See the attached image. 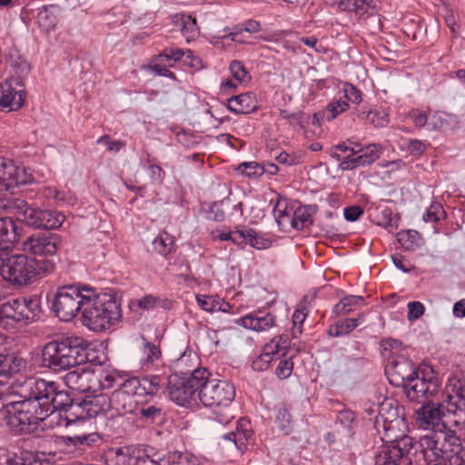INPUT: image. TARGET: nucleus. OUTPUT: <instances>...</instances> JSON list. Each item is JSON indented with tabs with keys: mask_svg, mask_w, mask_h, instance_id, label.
<instances>
[{
	"mask_svg": "<svg viewBox=\"0 0 465 465\" xmlns=\"http://www.w3.org/2000/svg\"><path fill=\"white\" fill-rule=\"evenodd\" d=\"M57 384L54 381L27 378L20 387L22 401H11L0 411V420L11 430L19 433L47 418Z\"/></svg>",
	"mask_w": 465,
	"mask_h": 465,
	"instance_id": "f257e3e1",
	"label": "nucleus"
},
{
	"mask_svg": "<svg viewBox=\"0 0 465 465\" xmlns=\"http://www.w3.org/2000/svg\"><path fill=\"white\" fill-rule=\"evenodd\" d=\"M444 410L465 420V386L457 376L449 378L441 402L429 401L417 410L416 422L420 429L434 430L442 422Z\"/></svg>",
	"mask_w": 465,
	"mask_h": 465,
	"instance_id": "f03ea898",
	"label": "nucleus"
},
{
	"mask_svg": "<svg viewBox=\"0 0 465 465\" xmlns=\"http://www.w3.org/2000/svg\"><path fill=\"white\" fill-rule=\"evenodd\" d=\"M426 465H463V447L454 430H433L420 439Z\"/></svg>",
	"mask_w": 465,
	"mask_h": 465,
	"instance_id": "7ed1b4c3",
	"label": "nucleus"
},
{
	"mask_svg": "<svg viewBox=\"0 0 465 465\" xmlns=\"http://www.w3.org/2000/svg\"><path fill=\"white\" fill-rule=\"evenodd\" d=\"M84 302L82 323L93 331L101 332L109 330L122 319L120 302L113 293L97 292L90 287Z\"/></svg>",
	"mask_w": 465,
	"mask_h": 465,
	"instance_id": "20e7f679",
	"label": "nucleus"
},
{
	"mask_svg": "<svg viewBox=\"0 0 465 465\" xmlns=\"http://www.w3.org/2000/svg\"><path fill=\"white\" fill-rule=\"evenodd\" d=\"M54 271V263L24 253L12 254L0 261V275L12 286L25 287Z\"/></svg>",
	"mask_w": 465,
	"mask_h": 465,
	"instance_id": "39448f33",
	"label": "nucleus"
},
{
	"mask_svg": "<svg viewBox=\"0 0 465 465\" xmlns=\"http://www.w3.org/2000/svg\"><path fill=\"white\" fill-rule=\"evenodd\" d=\"M41 357L44 367L54 371H66L86 362V346L82 338L64 337L45 343Z\"/></svg>",
	"mask_w": 465,
	"mask_h": 465,
	"instance_id": "423d86ee",
	"label": "nucleus"
},
{
	"mask_svg": "<svg viewBox=\"0 0 465 465\" xmlns=\"http://www.w3.org/2000/svg\"><path fill=\"white\" fill-rule=\"evenodd\" d=\"M203 371V381L200 382L198 398L200 401L209 408H221L222 412L216 413L215 420L222 424H228L233 414L231 405L235 398V388L233 384L224 380L208 379V371Z\"/></svg>",
	"mask_w": 465,
	"mask_h": 465,
	"instance_id": "0eeeda50",
	"label": "nucleus"
},
{
	"mask_svg": "<svg viewBox=\"0 0 465 465\" xmlns=\"http://www.w3.org/2000/svg\"><path fill=\"white\" fill-rule=\"evenodd\" d=\"M100 402L106 404L107 396L97 395L93 399L86 398L81 402H74L65 391H59L57 386L49 404L51 408L46 413L47 418L54 415L56 411H64L66 426L76 422L84 423L86 418L94 417L101 411L102 408H97Z\"/></svg>",
	"mask_w": 465,
	"mask_h": 465,
	"instance_id": "6e6552de",
	"label": "nucleus"
},
{
	"mask_svg": "<svg viewBox=\"0 0 465 465\" xmlns=\"http://www.w3.org/2000/svg\"><path fill=\"white\" fill-rule=\"evenodd\" d=\"M40 299L36 296L12 299L0 305V328L11 330L17 323L27 324L40 316Z\"/></svg>",
	"mask_w": 465,
	"mask_h": 465,
	"instance_id": "1a4fd4ad",
	"label": "nucleus"
},
{
	"mask_svg": "<svg viewBox=\"0 0 465 465\" xmlns=\"http://www.w3.org/2000/svg\"><path fill=\"white\" fill-rule=\"evenodd\" d=\"M89 286L64 285L59 287L53 301V311L64 322L73 320L78 312H83L84 299Z\"/></svg>",
	"mask_w": 465,
	"mask_h": 465,
	"instance_id": "9d476101",
	"label": "nucleus"
},
{
	"mask_svg": "<svg viewBox=\"0 0 465 465\" xmlns=\"http://www.w3.org/2000/svg\"><path fill=\"white\" fill-rule=\"evenodd\" d=\"M10 208L15 211V213L18 219L36 229H57L62 225L65 218L63 213L57 211L42 210L38 207L31 206L20 199H15Z\"/></svg>",
	"mask_w": 465,
	"mask_h": 465,
	"instance_id": "9b49d317",
	"label": "nucleus"
},
{
	"mask_svg": "<svg viewBox=\"0 0 465 465\" xmlns=\"http://www.w3.org/2000/svg\"><path fill=\"white\" fill-rule=\"evenodd\" d=\"M203 371L194 370L189 376L172 374L168 378L166 391L171 401L180 406H188L196 400L195 393L203 381Z\"/></svg>",
	"mask_w": 465,
	"mask_h": 465,
	"instance_id": "f8f14e48",
	"label": "nucleus"
},
{
	"mask_svg": "<svg viewBox=\"0 0 465 465\" xmlns=\"http://www.w3.org/2000/svg\"><path fill=\"white\" fill-rule=\"evenodd\" d=\"M440 387V381L433 369L424 366L420 369L415 376L403 387L407 398L411 401H418L421 397H432Z\"/></svg>",
	"mask_w": 465,
	"mask_h": 465,
	"instance_id": "ddd939ff",
	"label": "nucleus"
},
{
	"mask_svg": "<svg viewBox=\"0 0 465 465\" xmlns=\"http://www.w3.org/2000/svg\"><path fill=\"white\" fill-rule=\"evenodd\" d=\"M62 244L60 235L53 232H37L28 236L22 243L25 252L35 256H53Z\"/></svg>",
	"mask_w": 465,
	"mask_h": 465,
	"instance_id": "4468645a",
	"label": "nucleus"
},
{
	"mask_svg": "<svg viewBox=\"0 0 465 465\" xmlns=\"http://www.w3.org/2000/svg\"><path fill=\"white\" fill-rule=\"evenodd\" d=\"M379 415L384 421V438L387 442L393 444L400 438L401 427L406 430L407 425L403 418L398 413V407L394 406V401L391 399L384 400L378 408Z\"/></svg>",
	"mask_w": 465,
	"mask_h": 465,
	"instance_id": "2eb2a0df",
	"label": "nucleus"
},
{
	"mask_svg": "<svg viewBox=\"0 0 465 465\" xmlns=\"http://www.w3.org/2000/svg\"><path fill=\"white\" fill-rule=\"evenodd\" d=\"M64 381L66 386L77 392L92 393L94 395V388L98 384L96 373L85 370L84 368H77L74 371L67 372L64 376Z\"/></svg>",
	"mask_w": 465,
	"mask_h": 465,
	"instance_id": "dca6fc26",
	"label": "nucleus"
},
{
	"mask_svg": "<svg viewBox=\"0 0 465 465\" xmlns=\"http://www.w3.org/2000/svg\"><path fill=\"white\" fill-rule=\"evenodd\" d=\"M234 323L253 331H267L276 325V318L271 312L257 311L240 317Z\"/></svg>",
	"mask_w": 465,
	"mask_h": 465,
	"instance_id": "f3484780",
	"label": "nucleus"
},
{
	"mask_svg": "<svg viewBox=\"0 0 465 465\" xmlns=\"http://www.w3.org/2000/svg\"><path fill=\"white\" fill-rule=\"evenodd\" d=\"M381 152V145L377 143L369 144L365 148L357 150L356 153H360L359 155L355 157H351V155L345 156L341 161L340 167L342 170H352L359 166L371 164L380 157Z\"/></svg>",
	"mask_w": 465,
	"mask_h": 465,
	"instance_id": "a211bd4d",
	"label": "nucleus"
},
{
	"mask_svg": "<svg viewBox=\"0 0 465 465\" xmlns=\"http://www.w3.org/2000/svg\"><path fill=\"white\" fill-rule=\"evenodd\" d=\"M390 382L397 387H404L418 372L414 364L406 359L395 362L387 369Z\"/></svg>",
	"mask_w": 465,
	"mask_h": 465,
	"instance_id": "6ab92c4d",
	"label": "nucleus"
},
{
	"mask_svg": "<svg viewBox=\"0 0 465 465\" xmlns=\"http://www.w3.org/2000/svg\"><path fill=\"white\" fill-rule=\"evenodd\" d=\"M140 402L141 400L130 396L129 394L125 393V391L123 389L119 388L118 390L113 392L111 399L107 397L106 404L100 402L97 405V408H102L101 411H103L107 407L112 405V407L118 411L131 413L137 410V406Z\"/></svg>",
	"mask_w": 465,
	"mask_h": 465,
	"instance_id": "aec40b11",
	"label": "nucleus"
},
{
	"mask_svg": "<svg viewBox=\"0 0 465 465\" xmlns=\"http://www.w3.org/2000/svg\"><path fill=\"white\" fill-rule=\"evenodd\" d=\"M25 92L16 90L10 82L0 84V110L8 108L10 111L19 109L25 101Z\"/></svg>",
	"mask_w": 465,
	"mask_h": 465,
	"instance_id": "412c9836",
	"label": "nucleus"
},
{
	"mask_svg": "<svg viewBox=\"0 0 465 465\" xmlns=\"http://www.w3.org/2000/svg\"><path fill=\"white\" fill-rule=\"evenodd\" d=\"M252 430L251 422L245 418H241L237 421V426L234 430L223 435V439L231 442L236 449L242 450L245 448L246 443L252 439Z\"/></svg>",
	"mask_w": 465,
	"mask_h": 465,
	"instance_id": "4be33fe9",
	"label": "nucleus"
},
{
	"mask_svg": "<svg viewBox=\"0 0 465 465\" xmlns=\"http://www.w3.org/2000/svg\"><path fill=\"white\" fill-rule=\"evenodd\" d=\"M115 454L118 465H163L161 459L157 460L145 454L133 455L134 453H132L131 449L128 447L118 449Z\"/></svg>",
	"mask_w": 465,
	"mask_h": 465,
	"instance_id": "5701e85b",
	"label": "nucleus"
},
{
	"mask_svg": "<svg viewBox=\"0 0 465 465\" xmlns=\"http://www.w3.org/2000/svg\"><path fill=\"white\" fill-rule=\"evenodd\" d=\"M459 120L457 116L443 111L430 113L429 131L445 133L457 127Z\"/></svg>",
	"mask_w": 465,
	"mask_h": 465,
	"instance_id": "b1692460",
	"label": "nucleus"
},
{
	"mask_svg": "<svg viewBox=\"0 0 465 465\" xmlns=\"http://www.w3.org/2000/svg\"><path fill=\"white\" fill-rule=\"evenodd\" d=\"M228 109L234 114H250L258 107L255 95L252 93H244L232 96L227 101Z\"/></svg>",
	"mask_w": 465,
	"mask_h": 465,
	"instance_id": "393cba45",
	"label": "nucleus"
},
{
	"mask_svg": "<svg viewBox=\"0 0 465 465\" xmlns=\"http://www.w3.org/2000/svg\"><path fill=\"white\" fill-rule=\"evenodd\" d=\"M25 368V361L14 354L0 355V378H9ZM0 391V400L3 397Z\"/></svg>",
	"mask_w": 465,
	"mask_h": 465,
	"instance_id": "a878e982",
	"label": "nucleus"
},
{
	"mask_svg": "<svg viewBox=\"0 0 465 465\" xmlns=\"http://www.w3.org/2000/svg\"><path fill=\"white\" fill-rule=\"evenodd\" d=\"M18 240V226L13 218H0V242L9 250Z\"/></svg>",
	"mask_w": 465,
	"mask_h": 465,
	"instance_id": "bb28decb",
	"label": "nucleus"
},
{
	"mask_svg": "<svg viewBox=\"0 0 465 465\" xmlns=\"http://www.w3.org/2000/svg\"><path fill=\"white\" fill-rule=\"evenodd\" d=\"M365 315L360 313L356 318H346L330 325L328 333L332 337H341L349 334L364 322Z\"/></svg>",
	"mask_w": 465,
	"mask_h": 465,
	"instance_id": "cd10ccee",
	"label": "nucleus"
},
{
	"mask_svg": "<svg viewBox=\"0 0 465 465\" xmlns=\"http://www.w3.org/2000/svg\"><path fill=\"white\" fill-rule=\"evenodd\" d=\"M173 58V62L176 63L184 57L183 62L190 67L198 69L201 67V60L195 56L193 51L187 49L183 50L179 47L170 46L163 49V56Z\"/></svg>",
	"mask_w": 465,
	"mask_h": 465,
	"instance_id": "c85d7f7f",
	"label": "nucleus"
},
{
	"mask_svg": "<svg viewBox=\"0 0 465 465\" xmlns=\"http://www.w3.org/2000/svg\"><path fill=\"white\" fill-rule=\"evenodd\" d=\"M173 22L180 26L182 35L186 38L187 42L194 39L199 35V28L196 18L192 15L183 14L173 16Z\"/></svg>",
	"mask_w": 465,
	"mask_h": 465,
	"instance_id": "c756f323",
	"label": "nucleus"
},
{
	"mask_svg": "<svg viewBox=\"0 0 465 465\" xmlns=\"http://www.w3.org/2000/svg\"><path fill=\"white\" fill-rule=\"evenodd\" d=\"M289 343V338L286 335H278L274 337L270 341V342L263 346L262 351L263 359L267 360L268 358H272L273 360L276 354L285 356Z\"/></svg>",
	"mask_w": 465,
	"mask_h": 465,
	"instance_id": "7c9ffc66",
	"label": "nucleus"
},
{
	"mask_svg": "<svg viewBox=\"0 0 465 465\" xmlns=\"http://www.w3.org/2000/svg\"><path fill=\"white\" fill-rule=\"evenodd\" d=\"M316 213V206H301L292 212L291 225L295 229H303L312 224V216Z\"/></svg>",
	"mask_w": 465,
	"mask_h": 465,
	"instance_id": "2f4dec72",
	"label": "nucleus"
},
{
	"mask_svg": "<svg viewBox=\"0 0 465 465\" xmlns=\"http://www.w3.org/2000/svg\"><path fill=\"white\" fill-rule=\"evenodd\" d=\"M261 29L262 25L260 22L253 19H248L244 21L242 24L235 25L232 29H224L225 35L221 36V38L230 37L232 41L242 42L241 39L238 38V35H240L242 32L256 34L260 32Z\"/></svg>",
	"mask_w": 465,
	"mask_h": 465,
	"instance_id": "473e14b6",
	"label": "nucleus"
},
{
	"mask_svg": "<svg viewBox=\"0 0 465 465\" xmlns=\"http://www.w3.org/2000/svg\"><path fill=\"white\" fill-rule=\"evenodd\" d=\"M399 437L396 442L386 445V447L391 450L392 457L401 460L411 450L413 440L411 437L405 434V430H402V431L399 433Z\"/></svg>",
	"mask_w": 465,
	"mask_h": 465,
	"instance_id": "72a5a7b5",
	"label": "nucleus"
},
{
	"mask_svg": "<svg viewBox=\"0 0 465 465\" xmlns=\"http://www.w3.org/2000/svg\"><path fill=\"white\" fill-rule=\"evenodd\" d=\"M142 340L143 346L140 364L142 370L147 371L150 366L160 358L161 351L156 345L146 341L143 336H142Z\"/></svg>",
	"mask_w": 465,
	"mask_h": 465,
	"instance_id": "f704fd0d",
	"label": "nucleus"
},
{
	"mask_svg": "<svg viewBox=\"0 0 465 465\" xmlns=\"http://www.w3.org/2000/svg\"><path fill=\"white\" fill-rule=\"evenodd\" d=\"M372 0H331L330 5L340 11L365 12L371 6Z\"/></svg>",
	"mask_w": 465,
	"mask_h": 465,
	"instance_id": "c9c22d12",
	"label": "nucleus"
},
{
	"mask_svg": "<svg viewBox=\"0 0 465 465\" xmlns=\"http://www.w3.org/2000/svg\"><path fill=\"white\" fill-rule=\"evenodd\" d=\"M15 171V163L8 158L0 156V196H5L9 192V181Z\"/></svg>",
	"mask_w": 465,
	"mask_h": 465,
	"instance_id": "e433bc0d",
	"label": "nucleus"
},
{
	"mask_svg": "<svg viewBox=\"0 0 465 465\" xmlns=\"http://www.w3.org/2000/svg\"><path fill=\"white\" fill-rule=\"evenodd\" d=\"M34 176L29 169L22 165L15 163V171H12V177L9 181V192L12 193L13 190L24 184L32 183Z\"/></svg>",
	"mask_w": 465,
	"mask_h": 465,
	"instance_id": "4c0bfd02",
	"label": "nucleus"
},
{
	"mask_svg": "<svg viewBox=\"0 0 465 465\" xmlns=\"http://www.w3.org/2000/svg\"><path fill=\"white\" fill-rule=\"evenodd\" d=\"M361 116L376 128L385 127L390 122V114L386 109L363 111Z\"/></svg>",
	"mask_w": 465,
	"mask_h": 465,
	"instance_id": "58836bf2",
	"label": "nucleus"
},
{
	"mask_svg": "<svg viewBox=\"0 0 465 465\" xmlns=\"http://www.w3.org/2000/svg\"><path fill=\"white\" fill-rule=\"evenodd\" d=\"M363 302L364 299L361 296H346L333 307V312L336 315L349 314L354 310V308L361 306Z\"/></svg>",
	"mask_w": 465,
	"mask_h": 465,
	"instance_id": "ea45409f",
	"label": "nucleus"
},
{
	"mask_svg": "<svg viewBox=\"0 0 465 465\" xmlns=\"http://www.w3.org/2000/svg\"><path fill=\"white\" fill-rule=\"evenodd\" d=\"M38 24L46 32L54 29L57 24L56 8L44 7L38 13Z\"/></svg>",
	"mask_w": 465,
	"mask_h": 465,
	"instance_id": "a19ab883",
	"label": "nucleus"
},
{
	"mask_svg": "<svg viewBox=\"0 0 465 465\" xmlns=\"http://www.w3.org/2000/svg\"><path fill=\"white\" fill-rule=\"evenodd\" d=\"M173 237L166 232H160L153 242V248L162 255H167L171 252L173 246Z\"/></svg>",
	"mask_w": 465,
	"mask_h": 465,
	"instance_id": "79ce46f5",
	"label": "nucleus"
},
{
	"mask_svg": "<svg viewBox=\"0 0 465 465\" xmlns=\"http://www.w3.org/2000/svg\"><path fill=\"white\" fill-rule=\"evenodd\" d=\"M273 215L279 226L291 223L292 212L288 209L287 201L285 199L278 200L273 208Z\"/></svg>",
	"mask_w": 465,
	"mask_h": 465,
	"instance_id": "37998d69",
	"label": "nucleus"
},
{
	"mask_svg": "<svg viewBox=\"0 0 465 465\" xmlns=\"http://www.w3.org/2000/svg\"><path fill=\"white\" fill-rule=\"evenodd\" d=\"M275 422L284 434H290L292 430V420L289 411L284 406L276 409Z\"/></svg>",
	"mask_w": 465,
	"mask_h": 465,
	"instance_id": "c03bdc74",
	"label": "nucleus"
},
{
	"mask_svg": "<svg viewBox=\"0 0 465 465\" xmlns=\"http://www.w3.org/2000/svg\"><path fill=\"white\" fill-rule=\"evenodd\" d=\"M97 439V435L94 433H80L73 436H64L62 437V441L68 446H84L91 445L95 442Z\"/></svg>",
	"mask_w": 465,
	"mask_h": 465,
	"instance_id": "a18cd8bd",
	"label": "nucleus"
},
{
	"mask_svg": "<svg viewBox=\"0 0 465 465\" xmlns=\"http://www.w3.org/2000/svg\"><path fill=\"white\" fill-rule=\"evenodd\" d=\"M400 244L406 250H413L419 246L420 235L417 231H401L397 234Z\"/></svg>",
	"mask_w": 465,
	"mask_h": 465,
	"instance_id": "49530a36",
	"label": "nucleus"
},
{
	"mask_svg": "<svg viewBox=\"0 0 465 465\" xmlns=\"http://www.w3.org/2000/svg\"><path fill=\"white\" fill-rule=\"evenodd\" d=\"M139 380L144 395H153L158 391L163 379L158 375H144Z\"/></svg>",
	"mask_w": 465,
	"mask_h": 465,
	"instance_id": "de8ad7c7",
	"label": "nucleus"
},
{
	"mask_svg": "<svg viewBox=\"0 0 465 465\" xmlns=\"http://www.w3.org/2000/svg\"><path fill=\"white\" fill-rule=\"evenodd\" d=\"M120 388L123 389L125 393L133 396L135 399L140 400V398L145 396L139 378L134 377L126 380Z\"/></svg>",
	"mask_w": 465,
	"mask_h": 465,
	"instance_id": "09e8293b",
	"label": "nucleus"
},
{
	"mask_svg": "<svg viewBox=\"0 0 465 465\" xmlns=\"http://www.w3.org/2000/svg\"><path fill=\"white\" fill-rule=\"evenodd\" d=\"M230 72L233 78L241 84L249 83L251 80V74L241 61H232L230 64Z\"/></svg>",
	"mask_w": 465,
	"mask_h": 465,
	"instance_id": "8fccbe9b",
	"label": "nucleus"
},
{
	"mask_svg": "<svg viewBox=\"0 0 465 465\" xmlns=\"http://www.w3.org/2000/svg\"><path fill=\"white\" fill-rule=\"evenodd\" d=\"M96 379L98 380L99 382L94 388V395H92V396L89 395L86 397V398H88V400L93 399L94 396H97V395H104V393H98V392L102 390L113 388L114 385V382L116 381L113 375L107 374V373L96 374ZM104 396H106V395L104 394Z\"/></svg>",
	"mask_w": 465,
	"mask_h": 465,
	"instance_id": "3c124183",
	"label": "nucleus"
},
{
	"mask_svg": "<svg viewBox=\"0 0 465 465\" xmlns=\"http://www.w3.org/2000/svg\"><path fill=\"white\" fill-rule=\"evenodd\" d=\"M137 306L143 310H150L156 307L168 308L170 302L168 300H161L153 295H145L137 301Z\"/></svg>",
	"mask_w": 465,
	"mask_h": 465,
	"instance_id": "603ef678",
	"label": "nucleus"
},
{
	"mask_svg": "<svg viewBox=\"0 0 465 465\" xmlns=\"http://www.w3.org/2000/svg\"><path fill=\"white\" fill-rule=\"evenodd\" d=\"M238 170L248 177H259L264 173V166L256 162L242 163L238 166Z\"/></svg>",
	"mask_w": 465,
	"mask_h": 465,
	"instance_id": "864d4df0",
	"label": "nucleus"
},
{
	"mask_svg": "<svg viewBox=\"0 0 465 465\" xmlns=\"http://www.w3.org/2000/svg\"><path fill=\"white\" fill-rule=\"evenodd\" d=\"M349 108V104L345 100H336L329 104L326 111H327V119L333 120L341 113L347 111Z\"/></svg>",
	"mask_w": 465,
	"mask_h": 465,
	"instance_id": "5fc2aeb1",
	"label": "nucleus"
},
{
	"mask_svg": "<svg viewBox=\"0 0 465 465\" xmlns=\"http://www.w3.org/2000/svg\"><path fill=\"white\" fill-rule=\"evenodd\" d=\"M280 117L287 120L291 125H300L302 127H303V124L308 121V117L302 112L290 113L287 110H282L280 112Z\"/></svg>",
	"mask_w": 465,
	"mask_h": 465,
	"instance_id": "6e6d98bb",
	"label": "nucleus"
},
{
	"mask_svg": "<svg viewBox=\"0 0 465 465\" xmlns=\"http://www.w3.org/2000/svg\"><path fill=\"white\" fill-rule=\"evenodd\" d=\"M0 465H25V463L15 452L0 447Z\"/></svg>",
	"mask_w": 465,
	"mask_h": 465,
	"instance_id": "4d7b16f0",
	"label": "nucleus"
},
{
	"mask_svg": "<svg viewBox=\"0 0 465 465\" xmlns=\"http://www.w3.org/2000/svg\"><path fill=\"white\" fill-rule=\"evenodd\" d=\"M399 460L392 457L391 450L386 446H383L375 457V465H399Z\"/></svg>",
	"mask_w": 465,
	"mask_h": 465,
	"instance_id": "13d9d810",
	"label": "nucleus"
},
{
	"mask_svg": "<svg viewBox=\"0 0 465 465\" xmlns=\"http://www.w3.org/2000/svg\"><path fill=\"white\" fill-rule=\"evenodd\" d=\"M410 117L416 127H426L427 129L429 128L430 114H427L426 112L419 109H414L410 112Z\"/></svg>",
	"mask_w": 465,
	"mask_h": 465,
	"instance_id": "bf43d9fd",
	"label": "nucleus"
},
{
	"mask_svg": "<svg viewBox=\"0 0 465 465\" xmlns=\"http://www.w3.org/2000/svg\"><path fill=\"white\" fill-rule=\"evenodd\" d=\"M307 316V311L304 307L297 309L292 315L293 331L292 335L296 337L297 334L302 333V325Z\"/></svg>",
	"mask_w": 465,
	"mask_h": 465,
	"instance_id": "052dcab7",
	"label": "nucleus"
},
{
	"mask_svg": "<svg viewBox=\"0 0 465 465\" xmlns=\"http://www.w3.org/2000/svg\"><path fill=\"white\" fill-rule=\"evenodd\" d=\"M445 214L442 206L440 203H432L423 216L425 222L436 223Z\"/></svg>",
	"mask_w": 465,
	"mask_h": 465,
	"instance_id": "680f3d73",
	"label": "nucleus"
},
{
	"mask_svg": "<svg viewBox=\"0 0 465 465\" xmlns=\"http://www.w3.org/2000/svg\"><path fill=\"white\" fill-rule=\"evenodd\" d=\"M408 308V320L410 322H414L420 318L425 312L424 305L420 302H410L407 304Z\"/></svg>",
	"mask_w": 465,
	"mask_h": 465,
	"instance_id": "e2e57ef3",
	"label": "nucleus"
},
{
	"mask_svg": "<svg viewBox=\"0 0 465 465\" xmlns=\"http://www.w3.org/2000/svg\"><path fill=\"white\" fill-rule=\"evenodd\" d=\"M343 92L344 96L348 101L353 104H360L361 102V93L354 85L345 84L343 85Z\"/></svg>",
	"mask_w": 465,
	"mask_h": 465,
	"instance_id": "0e129e2a",
	"label": "nucleus"
},
{
	"mask_svg": "<svg viewBox=\"0 0 465 465\" xmlns=\"http://www.w3.org/2000/svg\"><path fill=\"white\" fill-rule=\"evenodd\" d=\"M196 301L202 310L208 312H215V297L208 295H196Z\"/></svg>",
	"mask_w": 465,
	"mask_h": 465,
	"instance_id": "69168bd1",
	"label": "nucleus"
},
{
	"mask_svg": "<svg viewBox=\"0 0 465 465\" xmlns=\"http://www.w3.org/2000/svg\"><path fill=\"white\" fill-rule=\"evenodd\" d=\"M96 143L98 144H104L106 148L112 152H119L125 145L124 142L118 140H111L107 135L100 137Z\"/></svg>",
	"mask_w": 465,
	"mask_h": 465,
	"instance_id": "338daca9",
	"label": "nucleus"
},
{
	"mask_svg": "<svg viewBox=\"0 0 465 465\" xmlns=\"http://www.w3.org/2000/svg\"><path fill=\"white\" fill-rule=\"evenodd\" d=\"M379 165L381 168H385L387 170L386 173L390 174L391 173L401 171L405 168L406 163L403 160L397 159L394 161H383L380 163Z\"/></svg>",
	"mask_w": 465,
	"mask_h": 465,
	"instance_id": "774afa93",
	"label": "nucleus"
}]
</instances>
